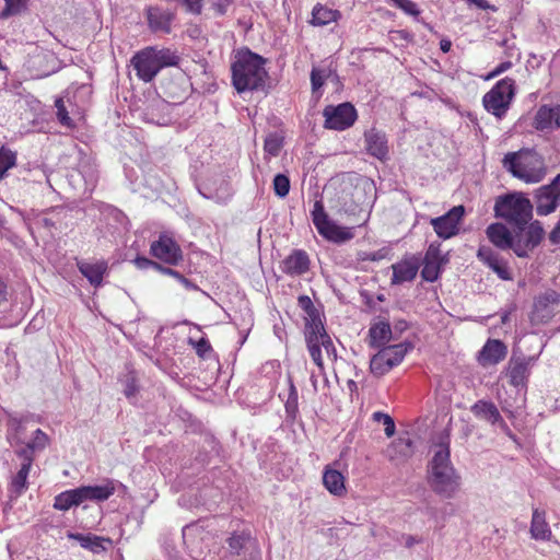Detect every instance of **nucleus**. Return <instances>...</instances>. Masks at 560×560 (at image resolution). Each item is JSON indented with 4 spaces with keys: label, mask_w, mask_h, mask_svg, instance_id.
<instances>
[{
    "label": "nucleus",
    "mask_w": 560,
    "mask_h": 560,
    "mask_svg": "<svg viewBox=\"0 0 560 560\" xmlns=\"http://www.w3.org/2000/svg\"><path fill=\"white\" fill-rule=\"evenodd\" d=\"M432 453L428 466V483L438 495L452 499L460 488V476L451 462L448 436H443L434 444Z\"/></svg>",
    "instance_id": "1"
},
{
    "label": "nucleus",
    "mask_w": 560,
    "mask_h": 560,
    "mask_svg": "<svg viewBox=\"0 0 560 560\" xmlns=\"http://www.w3.org/2000/svg\"><path fill=\"white\" fill-rule=\"evenodd\" d=\"M490 243L501 250L512 249L518 257H527L542 240L544 229L538 221L530 222L525 233L514 229L512 233L503 223H491L486 229Z\"/></svg>",
    "instance_id": "2"
},
{
    "label": "nucleus",
    "mask_w": 560,
    "mask_h": 560,
    "mask_svg": "<svg viewBox=\"0 0 560 560\" xmlns=\"http://www.w3.org/2000/svg\"><path fill=\"white\" fill-rule=\"evenodd\" d=\"M232 83L238 93L258 91L265 86V59L248 49L240 50L231 67Z\"/></svg>",
    "instance_id": "3"
},
{
    "label": "nucleus",
    "mask_w": 560,
    "mask_h": 560,
    "mask_svg": "<svg viewBox=\"0 0 560 560\" xmlns=\"http://www.w3.org/2000/svg\"><path fill=\"white\" fill-rule=\"evenodd\" d=\"M503 167L514 177L527 183L535 184L544 179L546 166L542 158L532 150H521L505 154Z\"/></svg>",
    "instance_id": "4"
},
{
    "label": "nucleus",
    "mask_w": 560,
    "mask_h": 560,
    "mask_svg": "<svg viewBox=\"0 0 560 560\" xmlns=\"http://www.w3.org/2000/svg\"><path fill=\"white\" fill-rule=\"evenodd\" d=\"M494 213L514 229L525 233L533 218V205L523 192H512L497 199Z\"/></svg>",
    "instance_id": "5"
},
{
    "label": "nucleus",
    "mask_w": 560,
    "mask_h": 560,
    "mask_svg": "<svg viewBox=\"0 0 560 560\" xmlns=\"http://www.w3.org/2000/svg\"><path fill=\"white\" fill-rule=\"evenodd\" d=\"M178 56L168 48L147 47L131 59L137 77L143 82H151L165 67L175 66Z\"/></svg>",
    "instance_id": "6"
},
{
    "label": "nucleus",
    "mask_w": 560,
    "mask_h": 560,
    "mask_svg": "<svg viewBox=\"0 0 560 560\" xmlns=\"http://www.w3.org/2000/svg\"><path fill=\"white\" fill-rule=\"evenodd\" d=\"M306 343L310 355L324 373V353L329 361L336 359V349L329 335L319 320L313 319L306 327Z\"/></svg>",
    "instance_id": "7"
},
{
    "label": "nucleus",
    "mask_w": 560,
    "mask_h": 560,
    "mask_svg": "<svg viewBox=\"0 0 560 560\" xmlns=\"http://www.w3.org/2000/svg\"><path fill=\"white\" fill-rule=\"evenodd\" d=\"M312 222L318 234L328 242L343 244L354 237L353 226L339 225L326 213L322 200H316L311 211Z\"/></svg>",
    "instance_id": "8"
},
{
    "label": "nucleus",
    "mask_w": 560,
    "mask_h": 560,
    "mask_svg": "<svg viewBox=\"0 0 560 560\" xmlns=\"http://www.w3.org/2000/svg\"><path fill=\"white\" fill-rule=\"evenodd\" d=\"M515 95V82L504 78L485 94L482 103L485 108L498 118L503 117Z\"/></svg>",
    "instance_id": "9"
},
{
    "label": "nucleus",
    "mask_w": 560,
    "mask_h": 560,
    "mask_svg": "<svg viewBox=\"0 0 560 560\" xmlns=\"http://www.w3.org/2000/svg\"><path fill=\"white\" fill-rule=\"evenodd\" d=\"M410 348L411 346L405 342L382 348L371 359V372L378 376L386 374L402 362Z\"/></svg>",
    "instance_id": "10"
},
{
    "label": "nucleus",
    "mask_w": 560,
    "mask_h": 560,
    "mask_svg": "<svg viewBox=\"0 0 560 560\" xmlns=\"http://www.w3.org/2000/svg\"><path fill=\"white\" fill-rule=\"evenodd\" d=\"M325 128L332 130H346L357 120V110L350 103H341L337 106L328 105L323 110Z\"/></svg>",
    "instance_id": "11"
},
{
    "label": "nucleus",
    "mask_w": 560,
    "mask_h": 560,
    "mask_svg": "<svg viewBox=\"0 0 560 560\" xmlns=\"http://www.w3.org/2000/svg\"><path fill=\"white\" fill-rule=\"evenodd\" d=\"M464 214V206H455L445 214L432 218L430 224L440 238L448 240L458 234Z\"/></svg>",
    "instance_id": "12"
},
{
    "label": "nucleus",
    "mask_w": 560,
    "mask_h": 560,
    "mask_svg": "<svg viewBox=\"0 0 560 560\" xmlns=\"http://www.w3.org/2000/svg\"><path fill=\"white\" fill-rule=\"evenodd\" d=\"M560 191V174L546 186L540 187L536 192V211L539 215H547L560 205L558 198Z\"/></svg>",
    "instance_id": "13"
},
{
    "label": "nucleus",
    "mask_w": 560,
    "mask_h": 560,
    "mask_svg": "<svg viewBox=\"0 0 560 560\" xmlns=\"http://www.w3.org/2000/svg\"><path fill=\"white\" fill-rule=\"evenodd\" d=\"M560 303V293L547 290L535 299L532 320L535 323L548 322L555 314V307Z\"/></svg>",
    "instance_id": "14"
},
{
    "label": "nucleus",
    "mask_w": 560,
    "mask_h": 560,
    "mask_svg": "<svg viewBox=\"0 0 560 560\" xmlns=\"http://www.w3.org/2000/svg\"><path fill=\"white\" fill-rule=\"evenodd\" d=\"M151 254L168 265H177L182 259V250L177 243L167 235H161L151 244Z\"/></svg>",
    "instance_id": "15"
},
{
    "label": "nucleus",
    "mask_w": 560,
    "mask_h": 560,
    "mask_svg": "<svg viewBox=\"0 0 560 560\" xmlns=\"http://www.w3.org/2000/svg\"><path fill=\"white\" fill-rule=\"evenodd\" d=\"M120 483L113 479H106L100 485L79 487L82 503L86 501L104 502L108 500L116 491Z\"/></svg>",
    "instance_id": "16"
},
{
    "label": "nucleus",
    "mask_w": 560,
    "mask_h": 560,
    "mask_svg": "<svg viewBox=\"0 0 560 560\" xmlns=\"http://www.w3.org/2000/svg\"><path fill=\"white\" fill-rule=\"evenodd\" d=\"M480 261L487 265L502 280H510L511 272L506 262L490 246L481 245L477 252Z\"/></svg>",
    "instance_id": "17"
},
{
    "label": "nucleus",
    "mask_w": 560,
    "mask_h": 560,
    "mask_svg": "<svg viewBox=\"0 0 560 560\" xmlns=\"http://www.w3.org/2000/svg\"><path fill=\"white\" fill-rule=\"evenodd\" d=\"M447 262V258L441 254L439 246L431 244L425 253L424 265L421 275L424 280L433 282L438 279L441 267Z\"/></svg>",
    "instance_id": "18"
},
{
    "label": "nucleus",
    "mask_w": 560,
    "mask_h": 560,
    "mask_svg": "<svg viewBox=\"0 0 560 560\" xmlns=\"http://www.w3.org/2000/svg\"><path fill=\"white\" fill-rule=\"evenodd\" d=\"M535 128L552 131L560 128V105H542L535 115Z\"/></svg>",
    "instance_id": "19"
},
{
    "label": "nucleus",
    "mask_w": 560,
    "mask_h": 560,
    "mask_svg": "<svg viewBox=\"0 0 560 560\" xmlns=\"http://www.w3.org/2000/svg\"><path fill=\"white\" fill-rule=\"evenodd\" d=\"M508 353L506 346L498 339H489L479 352L478 361L482 366L495 365Z\"/></svg>",
    "instance_id": "20"
},
{
    "label": "nucleus",
    "mask_w": 560,
    "mask_h": 560,
    "mask_svg": "<svg viewBox=\"0 0 560 560\" xmlns=\"http://www.w3.org/2000/svg\"><path fill=\"white\" fill-rule=\"evenodd\" d=\"M386 457L396 465L408 460L413 454V443L408 436H400L386 448Z\"/></svg>",
    "instance_id": "21"
},
{
    "label": "nucleus",
    "mask_w": 560,
    "mask_h": 560,
    "mask_svg": "<svg viewBox=\"0 0 560 560\" xmlns=\"http://www.w3.org/2000/svg\"><path fill=\"white\" fill-rule=\"evenodd\" d=\"M366 151L378 160H385L388 154L386 135L377 129H370L364 133Z\"/></svg>",
    "instance_id": "22"
},
{
    "label": "nucleus",
    "mask_w": 560,
    "mask_h": 560,
    "mask_svg": "<svg viewBox=\"0 0 560 560\" xmlns=\"http://www.w3.org/2000/svg\"><path fill=\"white\" fill-rule=\"evenodd\" d=\"M147 19L150 28L154 32L170 33L174 14L160 7H149L147 9Z\"/></svg>",
    "instance_id": "23"
},
{
    "label": "nucleus",
    "mask_w": 560,
    "mask_h": 560,
    "mask_svg": "<svg viewBox=\"0 0 560 560\" xmlns=\"http://www.w3.org/2000/svg\"><path fill=\"white\" fill-rule=\"evenodd\" d=\"M323 485L330 494L338 498L347 492L345 476L331 466H326L324 469Z\"/></svg>",
    "instance_id": "24"
},
{
    "label": "nucleus",
    "mask_w": 560,
    "mask_h": 560,
    "mask_svg": "<svg viewBox=\"0 0 560 560\" xmlns=\"http://www.w3.org/2000/svg\"><path fill=\"white\" fill-rule=\"evenodd\" d=\"M78 268L92 285L98 287L107 271V262L105 260L80 261Z\"/></svg>",
    "instance_id": "25"
},
{
    "label": "nucleus",
    "mask_w": 560,
    "mask_h": 560,
    "mask_svg": "<svg viewBox=\"0 0 560 560\" xmlns=\"http://www.w3.org/2000/svg\"><path fill=\"white\" fill-rule=\"evenodd\" d=\"M471 411L477 418L486 420L491 424H499L502 428L506 427L493 402L479 400L471 407Z\"/></svg>",
    "instance_id": "26"
},
{
    "label": "nucleus",
    "mask_w": 560,
    "mask_h": 560,
    "mask_svg": "<svg viewBox=\"0 0 560 560\" xmlns=\"http://www.w3.org/2000/svg\"><path fill=\"white\" fill-rule=\"evenodd\" d=\"M393 269V284H400L404 282L412 281L418 273V264L411 259H405L392 266Z\"/></svg>",
    "instance_id": "27"
},
{
    "label": "nucleus",
    "mask_w": 560,
    "mask_h": 560,
    "mask_svg": "<svg viewBox=\"0 0 560 560\" xmlns=\"http://www.w3.org/2000/svg\"><path fill=\"white\" fill-rule=\"evenodd\" d=\"M308 256L303 250H295L283 261V271L290 276H300L308 270Z\"/></svg>",
    "instance_id": "28"
},
{
    "label": "nucleus",
    "mask_w": 560,
    "mask_h": 560,
    "mask_svg": "<svg viewBox=\"0 0 560 560\" xmlns=\"http://www.w3.org/2000/svg\"><path fill=\"white\" fill-rule=\"evenodd\" d=\"M67 536L69 539L78 541L82 548L95 553L106 549L104 546L105 542L110 544V539L103 538L93 534L68 533Z\"/></svg>",
    "instance_id": "29"
},
{
    "label": "nucleus",
    "mask_w": 560,
    "mask_h": 560,
    "mask_svg": "<svg viewBox=\"0 0 560 560\" xmlns=\"http://www.w3.org/2000/svg\"><path fill=\"white\" fill-rule=\"evenodd\" d=\"M83 504L80 494L79 487L70 490H66L57 494L54 499V509L67 512L74 506Z\"/></svg>",
    "instance_id": "30"
},
{
    "label": "nucleus",
    "mask_w": 560,
    "mask_h": 560,
    "mask_svg": "<svg viewBox=\"0 0 560 560\" xmlns=\"http://www.w3.org/2000/svg\"><path fill=\"white\" fill-rule=\"evenodd\" d=\"M530 535L536 540H548L551 537V529L546 522V514L537 509L533 512Z\"/></svg>",
    "instance_id": "31"
},
{
    "label": "nucleus",
    "mask_w": 560,
    "mask_h": 560,
    "mask_svg": "<svg viewBox=\"0 0 560 560\" xmlns=\"http://www.w3.org/2000/svg\"><path fill=\"white\" fill-rule=\"evenodd\" d=\"M392 335L390 326L386 322H377L373 324L369 330L370 345L378 348L389 341Z\"/></svg>",
    "instance_id": "32"
},
{
    "label": "nucleus",
    "mask_w": 560,
    "mask_h": 560,
    "mask_svg": "<svg viewBox=\"0 0 560 560\" xmlns=\"http://www.w3.org/2000/svg\"><path fill=\"white\" fill-rule=\"evenodd\" d=\"M339 18V11L318 3L313 8L311 22L315 26H325L331 22H336Z\"/></svg>",
    "instance_id": "33"
},
{
    "label": "nucleus",
    "mask_w": 560,
    "mask_h": 560,
    "mask_svg": "<svg viewBox=\"0 0 560 560\" xmlns=\"http://www.w3.org/2000/svg\"><path fill=\"white\" fill-rule=\"evenodd\" d=\"M32 466V459L26 457L25 463L13 477L10 491L15 495L22 494L27 489V478Z\"/></svg>",
    "instance_id": "34"
},
{
    "label": "nucleus",
    "mask_w": 560,
    "mask_h": 560,
    "mask_svg": "<svg viewBox=\"0 0 560 560\" xmlns=\"http://www.w3.org/2000/svg\"><path fill=\"white\" fill-rule=\"evenodd\" d=\"M332 74V70L326 67H314L311 72V85L313 93L318 92L325 81Z\"/></svg>",
    "instance_id": "35"
},
{
    "label": "nucleus",
    "mask_w": 560,
    "mask_h": 560,
    "mask_svg": "<svg viewBox=\"0 0 560 560\" xmlns=\"http://www.w3.org/2000/svg\"><path fill=\"white\" fill-rule=\"evenodd\" d=\"M16 164V154L8 148H0V180L7 175V172Z\"/></svg>",
    "instance_id": "36"
},
{
    "label": "nucleus",
    "mask_w": 560,
    "mask_h": 560,
    "mask_svg": "<svg viewBox=\"0 0 560 560\" xmlns=\"http://www.w3.org/2000/svg\"><path fill=\"white\" fill-rule=\"evenodd\" d=\"M528 369L527 364L523 361L514 363L509 372L512 385L520 386L524 384L527 377Z\"/></svg>",
    "instance_id": "37"
},
{
    "label": "nucleus",
    "mask_w": 560,
    "mask_h": 560,
    "mask_svg": "<svg viewBox=\"0 0 560 560\" xmlns=\"http://www.w3.org/2000/svg\"><path fill=\"white\" fill-rule=\"evenodd\" d=\"M4 2L5 5L0 13L1 19H8L22 12L26 8L28 0H4Z\"/></svg>",
    "instance_id": "38"
},
{
    "label": "nucleus",
    "mask_w": 560,
    "mask_h": 560,
    "mask_svg": "<svg viewBox=\"0 0 560 560\" xmlns=\"http://www.w3.org/2000/svg\"><path fill=\"white\" fill-rule=\"evenodd\" d=\"M282 138L277 133H270L264 144V150L271 156H277L282 148Z\"/></svg>",
    "instance_id": "39"
},
{
    "label": "nucleus",
    "mask_w": 560,
    "mask_h": 560,
    "mask_svg": "<svg viewBox=\"0 0 560 560\" xmlns=\"http://www.w3.org/2000/svg\"><path fill=\"white\" fill-rule=\"evenodd\" d=\"M124 394L129 400H133L138 393L137 377L135 372L130 371L125 375L122 380Z\"/></svg>",
    "instance_id": "40"
},
{
    "label": "nucleus",
    "mask_w": 560,
    "mask_h": 560,
    "mask_svg": "<svg viewBox=\"0 0 560 560\" xmlns=\"http://www.w3.org/2000/svg\"><path fill=\"white\" fill-rule=\"evenodd\" d=\"M372 418L375 422L382 423L384 425L386 436L390 438L395 434V422L389 415L381 411H375L372 415Z\"/></svg>",
    "instance_id": "41"
},
{
    "label": "nucleus",
    "mask_w": 560,
    "mask_h": 560,
    "mask_svg": "<svg viewBox=\"0 0 560 560\" xmlns=\"http://www.w3.org/2000/svg\"><path fill=\"white\" fill-rule=\"evenodd\" d=\"M272 185H273L275 194L278 197L284 198L285 196H288V194L290 191V179L287 175L277 174L273 178Z\"/></svg>",
    "instance_id": "42"
},
{
    "label": "nucleus",
    "mask_w": 560,
    "mask_h": 560,
    "mask_svg": "<svg viewBox=\"0 0 560 560\" xmlns=\"http://www.w3.org/2000/svg\"><path fill=\"white\" fill-rule=\"evenodd\" d=\"M48 444V436L40 429L34 432L32 440L26 444L31 452L43 451Z\"/></svg>",
    "instance_id": "43"
},
{
    "label": "nucleus",
    "mask_w": 560,
    "mask_h": 560,
    "mask_svg": "<svg viewBox=\"0 0 560 560\" xmlns=\"http://www.w3.org/2000/svg\"><path fill=\"white\" fill-rule=\"evenodd\" d=\"M161 272L167 276H171L175 278L180 284H183L187 290H197L198 287L194 284L189 279L185 278L183 275H180L178 271L163 267L161 268Z\"/></svg>",
    "instance_id": "44"
},
{
    "label": "nucleus",
    "mask_w": 560,
    "mask_h": 560,
    "mask_svg": "<svg viewBox=\"0 0 560 560\" xmlns=\"http://www.w3.org/2000/svg\"><path fill=\"white\" fill-rule=\"evenodd\" d=\"M55 106L57 109V117H58V120L60 121V124H62L63 126H67V127L72 126V120L69 117L68 110H67L63 100L61 97L56 100Z\"/></svg>",
    "instance_id": "45"
},
{
    "label": "nucleus",
    "mask_w": 560,
    "mask_h": 560,
    "mask_svg": "<svg viewBox=\"0 0 560 560\" xmlns=\"http://www.w3.org/2000/svg\"><path fill=\"white\" fill-rule=\"evenodd\" d=\"M396 7L402 10L406 14L417 16L420 11L417 4L411 0H392Z\"/></svg>",
    "instance_id": "46"
},
{
    "label": "nucleus",
    "mask_w": 560,
    "mask_h": 560,
    "mask_svg": "<svg viewBox=\"0 0 560 560\" xmlns=\"http://www.w3.org/2000/svg\"><path fill=\"white\" fill-rule=\"evenodd\" d=\"M133 262L138 269L154 268L161 272V268H163V266H161L160 264H158L149 258H145V257H137L133 260Z\"/></svg>",
    "instance_id": "47"
},
{
    "label": "nucleus",
    "mask_w": 560,
    "mask_h": 560,
    "mask_svg": "<svg viewBox=\"0 0 560 560\" xmlns=\"http://www.w3.org/2000/svg\"><path fill=\"white\" fill-rule=\"evenodd\" d=\"M296 406H298V393H296L294 385L291 383L289 398L285 404L287 411H294L296 409Z\"/></svg>",
    "instance_id": "48"
},
{
    "label": "nucleus",
    "mask_w": 560,
    "mask_h": 560,
    "mask_svg": "<svg viewBox=\"0 0 560 560\" xmlns=\"http://www.w3.org/2000/svg\"><path fill=\"white\" fill-rule=\"evenodd\" d=\"M512 67V62L510 61H504V62H501L500 65H498L488 75H487V80H490V79H493L498 75H500L501 73L505 72L506 70H509L510 68Z\"/></svg>",
    "instance_id": "49"
},
{
    "label": "nucleus",
    "mask_w": 560,
    "mask_h": 560,
    "mask_svg": "<svg viewBox=\"0 0 560 560\" xmlns=\"http://www.w3.org/2000/svg\"><path fill=\"white\" fill-rule=\"evenodd\" d=\"M186 9L194 13L199 14L202 10V0H184Z\"/></svg>",
    "instance_id": "50"
},
{
    "label": "nucleus",
    "mask_w": 560,
    "mask_h": 560,
    "mask_svg": "<svg viewBox=\"0 0 560 560\" xmlns=\"http://www.w3.org/2000/svg\"><path fill=\"white\" fill-rule=\"evenodd\" d=\"M245 538L241 535H234L229 539V546L234 552H238V550L244 546Z\"/></svg>",
    "instance_id": "51"
},
{
    "label": "nucleus",
    "mask_w": 560,
    "mask_h": 560,
    "mask_svg": "<svg viewBox=\"0 0 560 560\" xmlns=\"http://www.w3.org/2000/svg\"><path fill=\"white\" fill-rule=\"evenodd\" d=\"M22 428V424L20 421L18 420H12L10 422V432H9V439L12 440V441H15V443H19L20 442V439L18 436V432L19 430Z\"/></svg>",
    "instance_id": "52"
},
{
    "label": "nucleus",
    "mask_w": 560,
    "mask_h": 560,
    "mask_svg": "<svg viewBox=\"0 0 560 560\" xmlns=\"http://www.w3.org/2000/svg\"><path fill=\"white\" fill-rule=\"evenodd\" d=\"M230 5H231V0H217L213 3V9L218 14L223 15L226 13Z\"/></svg>",
    "instance_id": "53"
},
{
    "label": "nucleus",
    "mask_w": 560,
    "mask_h": 560,
    "mask_svg": "<svg viewBox=\"0 0 560 560\" xmlns=\"http://www.w3.org/2000/svg\"><path fill=\"white\" fill-rule=\"evenodd\" d=\"M8 298V285L7 283L0 278V304L5 302Z\"/></svg>",
    "instance_id": "54"
},
{
    "label": "nucleus",
    "mask_w": 560,
    "mask_h": 560,
    "mask_svg": "<svg viewBox=\"0 0 560 560\" xmlns=\"http://www.w3.org/2000/svg\"><path fill=\"white\" fill-rule=\"evenodd\" d=\"M550 241L552 243H560V223L550 233Z\"/></svg>",
    "instance_id": "55"
},
{
    "label": "nucleus",
    "mask_w": 560,
    "mask_h": 560,
    "mask_svg": "<svg viewBox=\"0 0 560 560\" xmlns=\"http://www.w3.org/2000/svg\"><path fill=\"white\" fill-rule=\"evenodd\" d=\"M405 539H406L405 540V545L407 547H409V548L412 547L415 544H419L420 542V539H417L413 536H407Z\"/></svg>",
    "instance_id": "56"
},
{
    "label": "nucleus",
    "mask_w": 560,
    "mask_h": 560,
    "mask_svg": "<svg viewBox=\"0 0 560 560\" xmlns=\"http://www.w3.org/2000/svg\"><path fill=\"white\" fill-rule=\"evenodd\" d=\"M440 46L442 51L447 52L450 51L452 44L447 39H442Z\"/></svg>",
    "instance_id": "57"
},
{
    "label": "nucleus",
    "mask_w": 560,
    "mask_h": 560,
    "mask_svg": "<svg viewBox=\"0 0 560 560\" xmlns=\"http://www.w3.org/2000/svg\"><path fill=\"white\" fill-rule=\"evenodd\" d=\"M311 383H312L314 392H318V389H319L318 388V380L314 373L311 374Z\"/></svg>",
    "instance_id": "58"
},
{
    "label": "nucleus",
    "mask_w": 560,
    "mask_h": 560,
    "mask_svg": "<svg viewBox=\"0 0 560 560\" xmlns=\"http://www.w3.org/2000/svg\"><path fill=\"white\" fill-rule=\"evenodd\" d=\"M300 303H301L302 306H306V305L311 304V300L307 296H301L300 298Z\"/></svg>",
    "instance_id": "59"
},
{
    "label": "nucleus",
    "mask_w": 560,
    "mask_h": 560,
    "mask_svg": "<svg viewBox=\"0 0 560 560\" xmlns=\"http://www.w3.org/2000/svg\"><path fill=\"white\" fill-rule=\"evenodd\" d=\"M4 225V219L0 215V230L3 228Z\"/></svg>",
    "instance_id": "60"
},
{
    "label": "nucleus",
    "mask_w": 560,
    "mask_h": 560,
    "mask_svg": "<svg viewBox=\"0 0 560 560\" xmlns=\"http://www.w3.org/2000/svg\"><path fill=\"white\" fill-rule=\"evenodd\" d=\"M506 319H508V315H504V316L502 317V322L504 323Z\"/></svg>",
    "instance_id": "61"
}]
</instances>
